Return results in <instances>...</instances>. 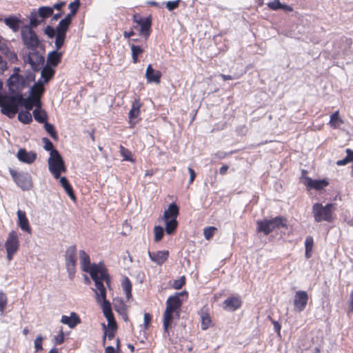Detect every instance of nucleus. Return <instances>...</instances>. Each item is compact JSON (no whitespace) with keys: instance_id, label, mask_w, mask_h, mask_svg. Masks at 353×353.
Segmentation results:
<instances>
[{"instance_id":"nucleus-1","label":"nucleus","mask_w":353,"mask_h":353,"mask_svg":"<svg viewBox=\"0 0 353 353\" xmlns=\"http://www.w3.org/2000/svg\"><path fill=\"white\" fill-rule=\"evenodd\" d=\"M90 276L94 283L92 289L94 292L96 301H99L102 298L104 299V297H106V289L103 282H105L108 287L110 284V275L104 264L101 262L99 263L90 262Z\"/></svg>"},{"instance_id":"nucleus-2","label":"nucleus","mask_w":353,"mask_h":353,"mask_svg":"<svg viewBox=\"0 0 353 353\" xmlns=\"http://www.w3.org/2000/svg\"><path fill=\"white\" fill-rule=\"evenodd\" d=\"M183 292L175 296H170L166 301V309L163 314V329L165 332H168V327L173 316L172 313L176 311L181 305V301L179 296L185 294Z\"/></svg>"},{"instance_id":"nucleus-3","label":"nucleus","mask_w":353,"mask_h":353,"mask_svg":"<svg viewBox=\"0 0 353 353\" xmlns=\"http://www.w3.org/2000/svg\"><path fill=\"white\" fill-rule=\"evenodd\" d=\"M48 170L54 179H58L61 173L67 170L64 160L57 150H53L48 159Z\"/></svg>"},{"instance_id":"nucleus-4","label":"nucleus","mask_w":353,"mask_h":353,"mask_svg":"<svg viewBox=\"0 0 353 353\" xmlns=\"http://www.w3.org/2000/svg\"><path fill=\"white\" fill-rule=\"evenodd\" d=\"M8 171L16 185L23 191H29L33 188L31 175L27 172H18L12 168Z\"/></svg>"},{"instance_id":"nucleus-5","label":"nucleus","mask_w":353,"mask_h":353,"mask_svg":"<svg viewBox=\"0 0 353 353\" xmlns=\"http://www.w3.org/2000/svg\"><path fill=\"white\" fill-rule=\"evenodd\" d=\"M287 220L281 216H276L270 220L257 221V231L268 234L274 230L286 226Z\"/></svg>"},{"instance_id":"nucleus-6","label":"nucleus","mask_w":353,"mask_h":353,"mask_svg":"<svg viewBox=\"0 0 353 353\" xmlns=\"http://www.w3.org/2000/svg\"><path fill=\"white\" fill-rule=\"evenodd\" d=\"M21 38L24 46L30 50H37L41 45V41L35 31L29 28H21Z\"/></svg>"},{"instance_id":"nucleus-7","label":"nucleus","mask_w":353,"mask_h":353,"mask_svg":"<svg viewBox=\"0 0 353 353\" xmlns=\"http://www.w3.org/2000/svg\"><path fill=\"white\" fill-rule=\"evenodd\" d=\"M332 204L323 206L321 203H315L312 206V212L316 222L322 221H330L332 219Z\"/></svg>"},{"instance_id":"nucleus-8","label":"nucleus","mask_w":353,"mask_h":353,"mask_svg":"<svg viewBox=\"0 0 353 353\" xmlns=\"http://www.w3.org/2000/svg\"><path fill=\"white\" fill-rule=\"evenodd\" d=\"M19 248V241L17 233L12 230L9 232L5 243V248L7 252V259L10 261L14 254L18 251Z\"/></svg>"},{"instance_id":"nucleus-9","label":"nucleus","mask_w":353,"mask_h":353,"mask_svg":"<svg viewBox=\"0 0 353 353\" xmlns=\"http://www.w3.org/2000/svg\"><path fill=\"white\" fill-rule=\"evenodd\" d=\"M96 301L101 305L103 314L107 319L108 330H116L117 324L111 310L110 303L106 299V297H104V299L102 298L101 300Z\"/></svg>"},{"instance_id":"nucleus-10","label":"nucleus","mask_w":353,"mask_h":353,"mask_svg":"<svg viewBox=\"0 0 353 353\" xmlns=\"http://www.w3.org/2000/svg\"><path fill=\"white\" fill-rule=\"evenodd\" d=\"M76 246L69 247L65 252V264L69 278L72 279L75 274Z\"/></svg>"},{"instance_id":"nucleus-11","label":"nucleus","mask_w":353,"mask_h":353,"mask_svg":"<svg viewBox=\"0 0 353 353\" xmlns=\"http://www.w3.org/2000/svg\"><path fill=\"white\" fill-rule=\"evenodd\" d=\"M308 299L309 296L307 292L303 290L296 292L293 301L294 310L298 312L303 311L307 305Z\"/></svg>"},{"instance_id":"nucleus-12","label":"nucleus","mask_w":353,"mask_h":353,"mask_svg":"<svg viewBox=\"0 0 353 353\" xmlns=\"http://www.w3.org/2000/svg\"><path fill=\"white\" fill-rule=\"evenodd\" d=\"M37 153L34 151H27L25 148H20L17 154V159L25 163L32 164L37 159Z\"/></svg>"},{"instance_id":"nucleus-13","label":"nucleus","mask_w":353,"mask_h":353,"mask_svg":"<svg viewBox=\"0 0 353 353\" xmlns=\"http://www.w3.org/2000/svg\"><path fill=\"white\" fill-rule=\"evenodd\" d=\"M4 23L12 30L13 32H17L19 29L21 28V25L22 23L21 20L19 17L16 15L11 14L8 17L3 19Z\"/></svg>"},{"instance_id":"nucleus-14","label":"nucleus","mask_w":353,"mask_h":353,"mask_svg":"<svg viewBox=\"0 0 353 353\" xmlns=\"http://www.w3.org/2000/svg\"><path fill=\"white\" fill-rule=\"evenodd\" d=\"M161 77V72L153 69L151 64H149L145 71V78L148 83H159Z\"/></svg>"},{"instance_id":"nucleus-15","label":"nucleus","mask_w":353,"mask_h":353,"mask_svg":"<svg viewBox=\"0 0 353 353\" xmlns=\"http://www.w3.org/2000/svg\"><path fill=\"white\" fill-rule=\"evenodd\" d=\"M148 255L151 261L157 265H161L168 259L169 252L168 250H161L156 252L149 251Z\"/></svg>"},{"instance_id":"nucleus-16","label":"nucleus","mask_w":353,"mask_h":353,"mask_svg":"<svg viewBox=\"0 0 353 353\" xmlns=\"http://www.w3.org/2000/svg\"><path fill=\"white\" fill-rule=\"evenodd\" d=\"M241 305V301L237 297H230L224 301L223 308L225 310L233 312L239 308Z\"/></svg>"},{"instance_id":"nucleus-17","label":"nucleus","mask_w":353,"mask_h":353,"mask_svg":"<svg viewBox=\"0 0 353 353\" xmlns=\"http://www.w3.org/2000/svg\"><path fill=\"white\" fill-rule=\"evenodd\" d=\"M304 184L310 189L320 190L328 185V182L325 180H312L310 177H306L304 180Z\"/></svg>"},{"instance_id":"nucleus-18","label":"nucleus","mask_w":353,"mask_h":353,"mask_svg":"<svg viewBox=\"0 0 353 353\" xmlns=\"http://www.w3.org/2000/svg\"><path fill=\"white\" fill-rule=\"evenodd\" d=\"M7 85L8 87L9 91H12V88H15L16 90H22L23 88L27 87V83H26V79L23 75H21V79L14 77L11 83H9V78L7 80Z\"/></svg>"},{"instance_id":"nucleus-19","label":"nucleus","mask_w":353,"mask_h":353,"mask_svg":"<svg viewBox=\"0 0 353 353\" xmlns=\"http://www.w3.org/2000/svg\"><path fill=\"white\" fill-rule=\"evenodd\" d=\"M63 53L57 50H52L48 53L47 57V65L52 67H57L61 61Z\"/></svg>"},{"instance_id":"nucleus-20","label":"nucleus","mask_w":353,"mask_h":353,"mask_svg":"<svg viewBox=\"0 0 353 353\" xmlns=\"http://www.w3.org/2000/svg\"><path fill=\"white\" fill-rule=\"evenodd\" d=\"M17 214L18 216V225L19 228L25 232L31 233V228L29 225V221L26 217V212L19 210Z\"/></svg>"},{"instance_id":"nucleus-21","label":"nucleus","mask_w":353,"mask_h":353,"mask_svg":"<svg viewBox=\"0 0 353 353\" xmlns=\"http://www.w3.org/2000/svg\"><path fill=\"white\" fill-rule=\"evenodd\" d=\"M61 322L63 324L68 325L70 328H74L80 323V319L75 312H71L70 316L63 315Z\"/></svg>"},{"instance_id":"nucleus-22","label":"nucleus","mask_w":353,"mask_h":353,"mask_svg":"<svg viewBox=\"0 0 353 353\" xmlns=\"http://www.w3.org/2000/svg\"><path fill=\"white\" fill-rule=\"evenodd\" d=\"M39 18L40 17L37 14V11L33 10L29 17V24L23 25L21 27H26V28H29L31 30H34V28H36L39 25L43 22V19Z\"/></svg>"},{"instance_id":"nucleus-23","label":"nucleus","mask_w":353,"mask_h":353,"mask_svg":"<svg viewBox=\"0 0 353 353\" xmlns=\"http://www.w3.org/2000/svg\"><path fill=\"white\" fill-rule=\"evenodd\" d=\"M179 215V208L176 203H172L169 205L168 208L164 212L162 219H176Z\"/></svg>"},{"instance_id":"nucleus-24","label":"nucleus","mask_w":353,"mask_h":353,"mask_svg":"<svg viewBox=\"0 0 353 353\" xmlns=\"http://www.w3.org/2000/svg\"><path fill=\"white\" fill-rule=\"evenodd\" d=\"M151 19L150 17L144 18V21L141 22V24L139 26V34L143 36L145 39H147L151 32Z\"/></svg>"},{"instance_id":"nucleus-25","label":"nucleus","mask_w":353,"mask_h":353,"mask_svg":"<svg viewBox=\"0 0 353 353\" xmlns=\"http://www.w3.org/2000/svg\"><path fill=\"white\" fill-rule=\"evenodd\" d=\"M141 104L138 99H135L132 103V108L129 112V118L130 119V123H135V121H133L137 119L140 114V108Z\"/></svg>"},{"instance_id":"nucleus-26","label":"nucleus","mask_w":353,"mask_h":353,"mask_svg":"<svg viewBox=\"0 0 353 353\" xmlns=\"http://www.w3.org/2000/svg\"><path fill=\"white\" fill-rule=\"evenodd\" d=\"M54 67L46 65L41 70V76L43 79V83H48L54 75Z\"/></svg>"},{"instance_id":"nucleus-27","label":"nucleus","mask_w":353,"mask_h":353,"mask_svg":"<svg viewBox=\"0 0 353 353\" xmlns=\"http://www.w3.org/2000/svg\"><path fill=\"white\" fill-rule=\"evenodd\" d=\"M58 179H59V182L61 186L63 188L65 192L67 193V194L70 197V199H74L75 195L72 187L70 184L68 179L65 176H60V177Z\"/></svg>"},{"instance_id":"nucleus-28","label":"nucleus","mask_w":353,"mask_h":353,"mask_svg":"<svg viewBox=\"0 0 353 353\" xmlns=\"http://www.w3.org/2000/svg\"><path fill=\"white\" fill-rule=\"evenodd\" d=\"M34 87H31L29 90V96L24 98V100L21 104V107H23L26 110L30 111L34 107L32 99H34Z\"/></svg>"},{"instance_id":"nucleus-29","label":"nucleus","mask_w":353,"mask_h":353,"mask_svg":"<svg viewBox=\"0 0 353 353\" xmlns=\"http://www.w3.org/2000/svg\"><path fill=\"white\" fill-rule=\"evenodd\" d=\"M21 91V90L12 88V91H9L10 96L8 97V100L10 102H17L21 105L25 98Z\"/></svg>"},{"instance_id":"nucleus-30","label":"nucleus","mask_w":353,"mask_h":353,"mask_svg":"<svg viewBox=\"0 0 353 353\" xmlns=\"http://www.w3.org/2000/svg\"><path fill=\"white\" fill-rule=\"evenodd\" d=\"M32 115L34 119L40 123H45L48 120L47 112L43 109L35 108L32 112Z\"/></svg>"},{"instance_id":"nucleus-31","label":"nucleus","mask_w":353,"mask_h":353,"mask_svg":"<svg viewBox=\"0 0 353 353\" xmlns=\"http://www.w3.org/2000/svg\"><path fill=\"white\" fill-rule=\"evenodd\" d=\"M268 6L273 10H277L279 9H282L286 12L292 11V8L291 6L286 5V4H282L279 1V0H274V1L268 3Z\"/></svg>"},{"instance_id":"nucleus-32","label":"nucleus","mask_w":353,"mask_h":353,"mask_svg":"<svg viewBox=\"0 0 353 353\" xmlns=\"http://www.w3.org/2000/svg\"><path fill=\"white\" fill-rule=\"evenodd\" d=\"M329 123L334 128H339L343 123V119L339 117L338 110L331 114Z\"/></svg>"},{"instance_id":"nucleus-33","label":"nucleus","mask_w":353,"mask_h":353,"mask_svg":"<svg viewBox=\"0 0 353 353\" xmlns=\"http://www.w3.org/2000/svg\"><path fill=\"white\" fill-rule=\"evenodd\" d=\"M39 17L44 21L45 19L50 17L53 14V8L50 6H41L37 11Z\"/></svg>"},{"instance_id":"nucleus-34","label":"nucleus","mask_w":353,"mask_h":353,"mask_svg":"<svg viewBox=\"0 0 353 353\" xmlns=\"http://www.w3.org/2000/svg\"><path fill=\"white\" fill-rule=\"evenodd\" d=\"M32 56L33 61L35 63L34 66H36V68H38V71H39L41 66L44 64L45 58L39 53V51H37V49L32 50Z\"/></svg>"},{"instance_id":"nucleus-35","label":"nucleus","mask_w":353,"mask_h":353,"mask_svg":"<svg viewBox=\"0 0 353 353\" xmlns=\"http://www.w3.org/2000/svg\"><path fill=\"white\" fill-rule=\"evenodd\" d=\"M18 120L23 124H30L32 121V116L30 111L21 110L18 113Z\"/></svg>"},{"instance_id":"nucleus-36","label":"nucleus","mask_w":353,"mask_h":353,"mask_svg":"<svg viewBox=\"0 0 353 353\" xmlns=\"http://www.w3.org/2000/svg\"><path fill=\"white\" fill-rule=\"evenodd\" d=\"M121 286L127 299L129 300L132 297V283L128 277L125 276L123 279Z\"/></svg>"},{"instance_id":"nucleus-37","label":"nucleus","mask_w":353,"mask_h":353,"mask_svg":"<svg viewBox=\"0 0 353 353\" xmlns=\"http://www.w3.org/2000/svg\"><path fill=\"white\" fill-rule=\"evenodd\" d=\"M165 221V232L168 234H172L177 227L176 219H163Z\"/></svg>"},{"instance_id":"nucleus-38","label":"nucleus","mask_w":353,"mask_h":353,"mask_svg":"<svg viewBox=\"0 0 353 353\" xmlns=\"http://www.w3.org/2000/svg\"><path fill=\"white\" fill-rule=\"evenodd\" d=\"M70 23L65 21L63 19L59 21L58 26L56 27L57 34L66 36V32L69 28Z\"/></svg>"},{"instance_id":"nucleus-39","label":"nucleus","mask_w":353,"mask_h":353,"mask_svg":"<svg viewBox=\"0 0 353 353\" xmlns=\"http://www.w3.org/2000/svg\"><path fill=\"white\" fill-rule=\"evenodd\" d=\"M79 257L81 259L82 270L88 273V255L84 250H80Z\"/></svg>"},{"instance_id":"nucleus-40","label":"nucleus","mask_w":353,"mask_h":353,"mask_svg":"<svg viewBox=\"0 0 353 353\" xmlns=\"http://www.w3.org/2000/svg\"><path fill=\"white\" fill-rule=\"evenodd\" d=\"M44 128L52 139H53L55 141L58 140L57 132L53 124L50 123L47 121L44 123Z\"/></svg>"},{"instance_id":"nucleus-41","label":"nucleus","mask_w":353,"mask_h":353,"mask_svg":"<svg viewBox=\"0 0 353 353\" xmlns=\"http://www.w3.org/2000/svg\"><path fill=\"white\" fill-rule=\"evenodd\" d=\"M1 112L2 114L6 115L8 118L12 119L15 117L17 111L12 108V107L3 104L1 107Z\"/></svg>"},{"instance_id":"nucleus-42","label":"nucleus","mask_w":353,"mask_h":353,"mask_svg":"<svg viewBox=\"0 0 353 353\" xmlns=\"http://www.w3.org/2000/svg\"><path fill=\"white\" fill-rule=\"evenodd\" d=\"M201 327L203 330H207L211 325V319L208 314L203 312V311L201 312Z\"/></svg>"},{"instance_id":"nucleus-43","label":"nucleus","mask_w":353,"mask_h":353,"mask_svg":"<svg viewBox=\"0 0 353 353\" xmlns=\"http://www.w3.org/2000/svg\"><path fill=\"white\" fill-rule=\"evenodd\" d=\"M345 152L347 153V156L344 159L336 162L338 165H344L351 161H353V150L347 148Z\"/></svg>"},{"instance_id":"nucleus-44","label":"nucleus","mask_w":353,"mask_h":353,"mask_svg":"<svg viewBox=\"0 0 353 353\" xmlns=\"http://www.w3.org/2000/svg\"><path fill=\"white\" fill-rule=\"evenodd\" d=\"M131 50H132V56L133 59V63H137L138 60V55L143 52V50L141 46H135L134 44L131 45Z\"/></svg>"},{"instance_id":"nucleus-45","label":"nucleus","mask_w":353,"mask_h":353,"mask_svg":"<svg viewBox=\"0 0 353 353\" xmlns=\"http://www.w3.org/2000/svg\"><path fill=\"white\" fill-rule=\"evenodd\" d=\"M154 241L158 242L161 241L163 236L164 231L161 226L157 225L154 228Z\"/></svg>"},{"instance_id":"nucleus-46","label":"nucleus","mask_w":353,"mask_h":353,"mask_svg":"<svg viewBox=\"0 0 353 353\" xmlns=\"http://www.w3.org/2000/svg\"><path fill=\"white\" fill-rule=\"evenodd\" d=\"M56 37L55 42H54V45L56 47L55 50L58 51L63 46L66 36L61 35L60 34H57V37Z\"/></svg>"},{"instance_id":"nucleus-47","label":"nucleus","mask_w":353,"mask_h":353,"mask_svg":"<svg viewBox=\"0 0 353 353\" xmlns=\"http://www.w3.org/2000/svg\"><path fill=\"white\" fill-rule=\"evenodd\" d=\"M24 62L30 65L32 69L34 72H38V68H36L35 63L33 61L32 50L29 52L26 57H24Z\"/></svg>"},{"instance_id":"nucleus-48","label":"nucleus","mask_w":353,"mask_h":353,"mask_svg":"<svg viewBox=\"0 0 353 353\" xmlns=\"http://www.w3.org/2000/svg\"><path fill=\"white\" fill-rule=\"evenodd\" d=\"M42 142L44 143V149L46 150V151H49L50 152V154H51V152L56 150L54 148V145L53 143H52V141L47 137H43L42 139Z\"/></svg>"},{"instance_id":"nucleus-49","label":"nucleus","mask_w":353,"mask_h":353,"mask_svg":"<svg viewBox=\"0 0 353 353\" xmlns=\"http://www.w3.org/2000/svg\"><path fill=\"white\" fill-rule=\"evenodd\" d=\"M44 33L49 39H52L57 37V30L51 26H47L44 29Z\"/></svg>"},{"instance_id":"nucleus-50","label":"nucleus","mask_w":353,"mask_h":353,"mask_svg":"<svg viewBox=\"0 0 353 353\" xmlns=\"http://www.w3.org/2000/svg\"><path fill=\"white\" fill-rule=\"evenodd\" d=\"M120 152H121V154L122 157H123V160L129 161H131V162L134 161V160L131 157L132 154H131L130 151H129L128 150L125 149L123 146H121L120 147Z\"/></svg>"},{"instance_id":"nucleus-51","label":"nucleus","mask_w":353,"mask_h":353,"mask_svg":"<svg viewBox=\"0 0 353 353\" xmlns=\"http://www.w3.org/2000/svg\"><path fill=\"white\" fill-rule=\"evenodd\" d=\"M215 230H216V228L214 227H208L205 228L203 230L205 238L208 240L210 239L213 236Z\"/></svg>"},{"instance_id":"nucleus-52","label":"nucleus","mask_w":353,"mask_h":353,"mask_svg":"<svg viewBox=\"0 0 353 353\" xmlns=\"http://www.w3.org/2000/svg\"><path fill=\"white\" fill-rule=\"evenodd\" d=\"M7 304V296L3 293L0 292V314H3L4 309Z\"/></svg>"},{"instance_id":"nucleus-53","label":"nucleus","mask_w":353,"mask_h":353,"mask_svg":"<svg viewBox=\"0 0 353 353\" xmlns=\"http://www.w3.org/2000/svg\"><path fill=\"white\" fill-rule=\"evenodd\" d=\"M43 337L41 335H38L34 340V348L36 351H40L43 350L42 342Z\"/></svg>"},{"instance_id":"nucleus-54","label":"nucleus","mask_w":353,"mask_h":353,"mask_svg":"<svg viewBox=\"0 0 353 353\" xmlns=\"http://www.w3.org/2000/svg\"><path fill=\"white\" fill-rule=\"evenodd\" d=\"M79 6H80V1L74 0V1L71 2L69 4L68 8L70 9V11H72L73 14H77Z\"/></svg>"},{"instance_id":"nucleus-55","label":"nucleus","mask_w":353,"mask_h":353,"mask_svg":"<svg viewBox=\"0 0 353 353\" xmlns=\"http://www.w3.org/2000/svg\"><path fill=\"white\" fill-rule=\"evenodd\" d=\"M185 284V276H181L179 279L175 280L173 283V288L175 289H181Z\"/></svg>"},{"instance_id":"nucleus-56","label":"nucleus","mask_w":353,"mask_h":353,"mask_svg":"<svg viewBox=\"0 0 353 353\" xmlns=\"http://www.w3.org/2000/svg\"><path fill=\"white\" fill-rule=\"evenodd\" d=\"M54 339L56 345H60L63 343V342L64 341V334L62 329L59 330V334L55 336Z\"/></svg>"},{"instance_id":"nucleus-57","label":"nucleus","mask_w":353,"mask_h":353,"mask_svg":"<svg viewBox=\"0 0 353 353\" xmlns=\"http://www.w3.org/2000/svg\"><path fill=\"white\" fill-rule=\"evenodd\" d=\"M26 83H27V87L28 86V83L32 81H35V74L31 71H28L26 74Z\"/></svg>"},{"instance_id":"nucleus-58","label":"nucleus","mask_w":353,"mask_h":353,"mask_svg":"<svg viewBox=\"0 0 353 353\" xmlns=\"http://www.w3.org/2000/svg\"><path fill=\"white\" fill-rule=\"evenodd\" d=\"M179 1L180 0L168 1L166 3V7L170 11H172L179 6Z\"/></svg>"},{"instance_id":"nucleus-59","label":"nucleus","mask_w":353,"mask_h":353,"mask_svg":"<svg viewBox=\"0 0 353 353\" xmlns=\"http://www.w3.org/2000/svg\"><path fill=\"white\" fill-rule=\"evenodd\" d=\"M21 71L20 68L18 67H14L13 69V74H11L9 77V83H11L12 79L14 77H17L19 79H21V74H19V72Z\"/></svg>"},{"instance_id":"nucleus-60","label":"nucleus","mask_w":353,"mask_h":353,"mask_svg":"<svg viewBox=\"0 0 353 353\" xmlns=\"http://www.w3.org/2000/svg\"><path fill=\"white\" fill-rule=\"evenodd\" d=\"M44 91L45 88L43 86H37L36 88L34 89V95L35 97H41Z\"/></svg>"},{"instance_id":"nucleus-61","label":"nucleus","mask_w":353,"mask_h":353,"mask_svg":"<svg viewBox=\"0 0 353 353\" xmlns=\"http://www.w3.org/2000/svg\"><path fill=\"white\" fill-rule=\"evenodd\" d=\"M313 245V239L311 236H307L305 241V250H312Z\"/></svg>"},{"instance_id":"nucleus-62","label":"nucleus","mask_w":353,"mask_h":353,"mask_svg":"<svg viewBox=\"0 0 353 353\" xmlns=\"http://www.w3.org/2000/svg\"><path fill=\"white\" fill-rule=\"evenodd\" d=\"M150 321H151V316L150 315V314L145 313L144 314V323H143L145 330H147L148 328Z\"/></svg>"},{"instance_id":"nucleus-63","label":"nucleus","mask_w":353,"mask_h":353,"mask_svg":"<svg viewBox=\"0 0 353 353\" xmlns=\"http://www.w3.org/2000/svg\"><path fill=\"white\" fill-rule=\"evenodd\" d=\"M8 68L7 62L0 55V74H3Z\"/></svg>"},{"instance_id":"nucleus-64","label":"nucleus","mask_w":353,"mask_h":353,"mask_svg":"<svg viewBox=\"0 0 353 353\" xmlns=\"http://www.w3.org/2000/svg\"><path fill=\"white\" fill-rule=\"evenodd\" d=\"M0 50L6 56H8V52H10V50L8 47L7 44L4 43H1V41H0Z\"/></svg>"}]
</instances>
